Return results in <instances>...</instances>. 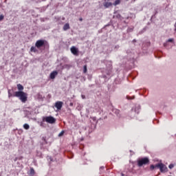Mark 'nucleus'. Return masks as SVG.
Segmentation results:
<instances>
[{
  "mask_svg": "<svg viewBox=\"0 0 176 176\" xmlns=\"http://www.w3.org/2000/svg\"><path fill=\"white\" fill-rule=\"evenodd\" d=\"M43 45H45V41L43 40H38L36 42L35 46L37 49H39L40 47H42Z\"/></svg>",
  "mask_w": 176,
  "mask_h": 176,
  "instance_id": "5",
  "label": "nucleus"
},
{
  "mask_svg": "<svg viewBox=\"0 0 176 176\" xmlns=\"http://www.w3.org/2000/svg\"><path fill=\"white\" fill-rule=\"evenodd\" d=\"M140 109H141V107L135 106V107L132 108L131 111L135 112V113H137V114L140 113Z\"/></svg>",
  "mask_w": 176,
  "mask_h": 176,
  "instance_id": "7",
  "label": "nucleus"
},
{
  "mask_svg": "<svg viewBox=\"0 0 176 176\" xmlns=\"http://www.w3.org/2000/svg\"><path fill=\"white\" fill-rule=\"evenodd\" d=\"M23 128L25 129V130H29L30 129V125L28 124H25L23 125Z\"/></svg>",
  "mask_w": 176,
  "mask_h": 176,
  "instance_id": "17",
  "label": "nucleus"
},
{
  "mask_svg": "<svg viewBox=\"0 0 176 176\" xmlns=\"http://www.w3.org/2000/svg\"><path fill=\"white\" fill-rule=\"evenodd\" d=\"M119 4H120V0H116V1H114V3H113V5L114 6H117V5H119Z\"/></svg>",
  "mask_w": 176,
  "mask_h": 176,
  "instance_id": "16",
  "label": "nucleus"
},
{
  "mask_svg": "<svg viewBox=\"0 0 176 176\" xmlns=\"http://www.w3.org/2000/svg\"><path fill=\"white\" fill-rule=\"evenodd\" d=\"M114 113L116 114L118 118H120V111L119 109H114Z\"/></svg>",
  "mask_w": 176,
  "mask_h": 176,
  "instance_id": "12",
  "label": "nucleus"
},
{
  "mask_svg": "<svg viewBox=\"0 0 176 176\" xmlns=\"http://www.w3.org/2000/svg\"><path fill=\"white\" fill-rule=\"evenodd\" d=\"M92 120H94V122H96V120H97V118L96 117L92 118Z\"/></svg>",
  "mask_w": 176,
  "mask_h": 176,
  "instance_id": "29",
  "label": "nucleus"
},
{
  "mask_svg": "<svg viewBox=\"0 0 176 176\" xmlns=\"http://www.w3.org/2000/svg\"><path fill=\"white\" fill-rule=\"evenodd\" d=\"M63 102L61 101H58L55 103V107L58 109L60 110L61 108H63Z\"/></svg>",
  "mask_w": 176,
  "mask_h": 176,
  "instance_id": "8",
  "label": "nucleus"
},
{
  "mask_svg": "<svg viewBox=\"0 0 176 176\" xmlns=\"http://www.w3.org/2000/svg\"><path fill=\"white\" fill-rule=\"evenodd\" d=\"M4 18H5V16H3V14H1L0 15V21H2V20H3Z\"/></svg>",
  "mask_w": 176,
  "mask_h": 176,
  "instance_id": "22",
  "label": "nucleus"
},
{
  "mask_svg": "<svg viewBox=\"0 0 176 176\" xmlns=\"http://www.w3.org/2000/svg\"><path fill=\"white\" fill-rule=\"evenodd\" d=\"M79 20H80V21H83V19H82V18H80Z\"/></svg>",
  "mask_w": 176,
  "mask_h": 176,
  "instance_id": "33",
  "label": "nucleus"
},
{
  "mask_svg": "<svg viewBox=\"0 0 176 176\" xmlns=\"http://www.w3.org/2000/svg\"><path fill=\"white\" fill-rule=\"evenodd\" d=\"M57 75H58V72H57V71H54L50 74V76L51 79H54Z\"/></svg>",
  "mask_w": 176,
  "mask_h": 176,
  "instance_id": "9",
  "label": "nucleus"
},
{
  "mask_svg": "<svg viewBox=\"0 0 176 176\" xmlns=\"http://www.w3.org/2000/svg\"><path fill=\"white\" fill-rule=\"evenodd\" d=\"M133 30V28H129L127 30V32H132Z\"/></svg>",
  "mask_w": 176,
  "mask_h": 176,
  "instance_id": "27",
  "label": "nucleus"
},
{
  "mask_svg": "<svg viewBox=\"0 0 176 176\" xmlns=\"http://www.w3.org/2000/svg\"><path fill=\"white\" fill-rule=\"evenodd\" d=\"M155 168H160V163L154 165Z\"/></svg>",
  "mask_w": 176,
  "mask_h": 176,
  "instance_id": "20",
  "label": "nucleus"
},
{
  "mask_svg": "<svg viewBox=\"0 0 176 176\" xmlns=\"http://www.w3.org/2000/svg\"><path fill=\"white\" fill-rule=\"evenodd\" d=\"M100 170H104V166H101Z\"/></svg>",
  "mask_w": 176,
  "mask_h": 176,
  "instance_id": "34",
  "label": "nucleus"
},
{
  "mask_svg": "<svg viewBox=\"0 0 176 176\" xmlns=\"http://www.w3.org/2000/svg\"><path fill=\"white\" fill-rule=\"evenodd\" d=\"M42 140L44 141V143H43V144H47V141H46V138L45 137H43Z\"/></svg>",
  "mask_w": 176,
  "mask_h": 176,
  "instance_id": "21",
  "label": "nucleus"
},
{
  "mask_svg": "<svg viewBox=\"0 0 176 176\" xmlns=\"http://www.w3.org/2000/svg\"><path fill=\"white\" fill-rule=\"evenodd\" d=\"M175 31H176V28L175 29Z\"/></svg>",
  "mask_w": 176,
  "mask_h": 176,
  "instance_id": "36",
  "label": "nucleus"
},
{
  "mask_svg": "<svg viewBox=\"0 0 176 176\" xmlns=\"http://www.w3.org/2000/svg\"><path fill=\"white\" fill-rule=\"evenodd\" d=\"M72 53L74 54V56H78V49H76L75 47H72L70 49Z\"/></svg>",
  "mask_w": 176,
  "mask_h": 176,
  "instance_id": "10",
  "label": "nucleus"
},
{
  "mask_svg": "<svg viewBox=\"0 0 176 176\" xmlns=\"http://www.w3.org/2000/svg\"><path fill=\"white\" fill-rule=\"evenodd\" d=\"M149 164V158L146 157L140 158L138 160V167H142V166H144L145 164Z\"/></svg>",
  "mask_w": 176,
  "mask_h": 176,
  "instance_id": "2",
  "label": "nucleus"
},
{
  "mask_svg": "<svg viewBox=\"0 0 176 176\" xmlns=\"http://www.w3.org/2000/svg\"><path fill=\"white\" fill-rule=\"evenodd\" d=\"M168 42H174V38L168 39Z\"/></svg>",
  "mask_w": 176,
  "mask_h": 176,
  "instance_id": "28",
  "label": "nucleus"
},
{
  "mask_svg": "<svg viewBox=\"0 0 176 176\" xmlns=\"http://www.w3.org/2000/svg\"><path fill=\"white\" fill-rule=\"evenodd\" d=\"M160 170L161 173H166L167 166H166V165H164V164L160 163Z\"/></svg>",
  "mask_w": 176,
  "mask_h": 176,
  "instance_id": "6",
  "label": "nucleus"
},
{
  "mask_svg": "<svg viewBox=\"0 0 176 176\" xmlns=\"http://www.w3.org/2000/svg\"><path fill=\"white\" fill-rule=\"evenodd\" d=\"M67 30H69V23H66L63 26V31H67Z\"/></svg>",
  "mask_w": 176,
  "mask_h": 176,
  "instance_id": "13",
  "label": "nucleus"
},
{
  "mask_svg": "<svg viewBox=\"0 0 176 176\" xmlns=\"http://www.w3.org/2000/svg\"><path fill=\"white\" fill-rule=\"evenodd\" d=\"M155 165H151V166H150V169L151 170H155Z\"/></svg>",
  "mask_w": 176,
  "mask_h": 176,
  "instance_id": "26",
  "label": "nucleus"
},
{
  "mask_svg": "<svg viewBox=\"0 0 176 176\" xmlns=\"http://www.w3.org/2000/svg\"><path fill=\"white\" fill-rule=\"evenodd\" d=\"M83 72L84 74H86V72H87V65H84L83 67Z\"/></svg>",
  "mask_w": 176,
  "mask_h": 176,
  "instance_id": "19",
  "label": "nucleus"
},
{
  "mask_svg": "<svg viewBox=\"0 0 176 176\" xmlns=\"http://www.w3.org/2000/svg\"><path fill=\"white\" fill-rule=\"evenodd\" d=\"M28 174L30 176H34L35 175V170H34V168H30V170Z\"/></svg>",
  "mask_w": 176,
  "mask_h": 176,
  "instance_id": "11",
  "label": "nucleus"
},
{
  "mask_svg": "<svg viewBox=\"0 0 176 176\" xmlns=\"http://www.w3.org/2000/svg\"><path fill=\"white\" fill-rule=\"evenodd\" d=\"M122 176H124V175H123V174H122Z\"/></svg>",
  "mask_w": 176,
  "mask_h": 176,
  "instance_id": "37",
  "label": "nucleus"
},
{
  "mask_svg": "<svg viewBox=\"0 0 176 176\" xmlns=\"http://www.w3.org/2000/svg\"><path fill=\"white\" fill-rule=\"evenodd\" d=\"M30 52H32L33 53H36L38 52V50L36 49V47L32 46L30 48Z\"/></svg>",
  "mask_w": 176,
  "mask_h": 176,
  "instance_id": "14",
  "label": "nucleus"
},
{
  "mask_svg": "<svg viewBox=\"0 0 176 176\" xmlns=\"http://www.w3.org/2000/svg\"><path fill=\"white\" fill-rule=\"evenodd\" d=\"M116 17H117V19H120V14H118V15L116 16Z\"/></svg>",
  "mask_w": 176,
  "mask_h": 176,
  "instance_id": "31",
  "label": "nucleus"
},
{
  "mask_svg": "<svg viewBox=\"0 0 176 176\" xmlns=\"http://www.w3.org/2000/svg\"><path fill=\"white\" fill-rule=\"evenodd\" d=\"M8 97L10 98L12 97V94L10 93V89L8 90Z\"/></svg>",
  "mask_w": 176,
  "mask_h": 176,
  "instance_id": "25",
  "label": "nucleus"
},
{
  "mask_svg": "<svg viewBox=\"0 0 176 176\" xmlns=\"http://www.w3.org/2000/svg\"><path fill=\"white\" fill-rule=\"evenodd\" d=\"M132 42H133V43L137 42V41H136L135 39H133Z\"/></svg>",
  "mask_w": 176,
  "mask_h": 176,
  "instance_id": "35",
  "label": "nucleus"
},
{
  "mask_svg": "<svg viewBox=\"0 0 176 176\" xmlns=\"http://www.w3.org/2000/svg\"><path fill=\"white\" fill-rule=\"evenodd\" d=\"M43 121L49 123L50 124H54L56 123V118L54 117L50 116L43 118Z\"/></svg>",
  "mask_w": 176,
  "mask_h": 176,
  "instance_id": "3",
  "label": "nucleus"
},
{
  "mask_svg": "<svg viewBox=\"0 0 176 176\" xmlns=\"http://www.w3.org/2000/svg\"><path fill=\"white\" fill-rule=\"evenodd\" d=\"M81 97L82 100H85V98H86V96L85 95H82Z\"/></svg>",
  "mask_w": 176,
  "mask_h": 176,
  "instance_id": "30",
  "label": "nucleus"
},
{
  "mask_svg": "<svg viewBox=\"0 0 176 176\" xmlns=\"http://www.w3.org/2000/svg\"><path fill=\"white\" fill-rule=\"evenodd\" d=\"M16 160H23V156L16 157L14 159V162H16Z\"/></svg>",
  "mask_w": 176,
  "mask_h": 176,
  "instance_id": "18",
  "label": "nucleus"
},
{
  "mask_svg": "<svg viewBox=\"0 0 176 176\" xmlns=\"http://www.w3.org/2000/svg\"><path fill=\"white\" fill-rule=\"evenodd\" d=\"M27 96V94L24 91H19L14 93V97H18L22 102H25L28 98Z\"/></svg>",
  "mask_w": 176,
  "mask_h": 176,
  "instance_id": "1",
  "label": "nucleus"
},
{
  "mask_svg": "<svg viewBox=\"0 0 176 176\" xmlns=\"http://www.w3.org/2000/svg\"><path fill=\"white\" fill-rule=\"evenodd\" d=\"M17 89L18 90L21 91V90H24V87H23V85H21V84H18Z\"/></svg>",
  "mask_w": 176,
  "mask_h": 176,
  "instance_id": "15",
  "label": "nucleus"
},
{
  "mask_svg": "<svg viewBox=\"0 0 176 176\" xmlns=\"http://www.w3.org/2000/svg\"><path fill=\"white\" fill-rule=\"evenodd\" d=\"M113 0H107V1H104L103 3V6L107 9V8H111L113 5V3H112Z\"/></svg>",
  "mask_w": 176,
  "mask_h": 176,
  "instance_id": "4",
  "label": "nucleus"
},
{
  "mask_svg": "<svg viewBox=\"0 0 176 176\" xmlns=\"http://www.w3.org/2000/svg\"><path fill=\"white\" fill-rule=\"evenodd\" d=\"M109 65H110V68H111V67H112V63L111 62H109Z\"/></svg>",
  "mask_w": 176,
  "mask_h": 176,
  "instance_id": "32",
  "label": "nucleus"
},
{
  "mask_svg": "<svg viewBox=\"0 0 176 176\" xmlns=\"http://www.w3.org/2000/svg\"><path fill=\"white\" fill-rule=\"evenodd\" d=\"M62 135H64V131H62L59 134H58V137H62Z\"/></svg>",
  "mask_w": 176,
  "mask_h": 176,
  "instance_id": "23",
  "label": "nucleus"
},
{
  "mask_svg": "<svg viewBox=\"0 0 176 176\" xmlns=\"http://www.w3.org/2000/svg\"><path fill=\"white\" fill-rule=\"evenodd\" d=\"M168 167H169L170 169L174 168V164H170L168 166Z\"/></svg>",
  "mask_w": 176,
  "mask_h": 176,
  "instance_id": "24",
  "label": "nucleus"
}]
</instances>
